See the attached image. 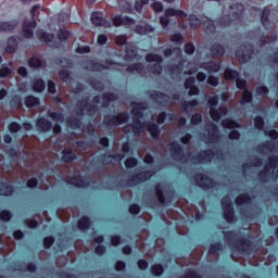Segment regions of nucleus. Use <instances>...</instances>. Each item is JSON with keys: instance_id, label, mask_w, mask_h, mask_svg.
Here are the masks:
<instances>
[{"instance_id": "3c124183", "label": "nucleus", "mask_w": 278, "mask_h": 278, "mask_svg": "<svg viewBox=\"0 0 278 278\" xmlns=\"http://www.w3.org/2000/svg\"><path fill=\"white\" fill-rule=\"evenodd\" d=\"M253 102V92L249 89L243 90L242 98H241V105H247V103Z\"/></svg>"}, {"instance_id": "69168bd1", "label": "nucleus", "mask_w": 278, "mask_h": 278, "mask_svg": "<svg viewBox=\"0 0 278 278\" xmlns=\"http://www.w3.org/2000/svg\"><path fill=\"white\" fill-rule=\"evenodd\" d=\"M233 207V202L229 195L222 198V210H229Z\"/></svg>"}, {"instance_id": "bf43d9fd", "label": "nucleus", "mask_w": 278, "mask_h": 278, "mask_svg": "<svg viewBox=\"0 0 278 278\" xmlns=\"http://www.w3.org/2000/svg\"><path fill=\"white\" fill-rule=\"evenodd\" d=\"M188 18H189V23L193 29H198V27H201V18H199V16L191 13Z\"/></svg>"}, {"instance_id": "2eb2a0df", "label": "nucleus", "mask_w": 278, "mask_h": 278, "mask_svg": "<svg viewBox=\"0 0 278 278\" xmlns=\"http://www.w3.org/2000/svg\"><path fill=\"white\" fill-rule=\"evenodd\" d=\"M65 181L66 184H68L70 186H74L75 188H88V186H90V182H88L86 176L81 175L70 176Z\"/></svg>"}, {"instance_id": "4be33fe9", "label": "nucleus", "mask_w": 278, "mask_h": 278, "mask_svg": "<svg viewBox=\"0 0 278 278\" xmlns=\"http://www.w3.org/2000/svg\"><path fill=\"white\" fill-rule=\"evenodd\" d=\"M75 160H77V154L73 149L65 148L62 150L61 162H63V164H71V162H75Z\"/></svg>"}, {"instance_id": "cd10ccee", "label": "nucleus", "mask_w": 278, "mask_h": 278, "mask_svg": "<svg viewBox=\"0 0 278 278\" xmlns=\"http://www.w3.org/2000/svg\"><path fill=\"white\" fill-rule=\"evenodd\" d=\"M101 99H102V105L104 108H110V103H112V101L118 100V94L114 92H104L101 94Z\"/></svg>"}, {"instance_id": "4468645a", "label": "nucleus", "mask_w": 278, "mask_h": 278, "mask_svg": "<svg viewBox=\"0 0 278 278\" xmlns=\"http://www.w3.org/2000/svg\"><path fill=\"white\" fill-rule=\"evenodd\" d=\"M169 147V155L173 160H175V162H184V157H186L184 147L177 141H172Z\"/></svg>"}, {"instance_id": "e2e57ef3", "label": "nucleus", "mask_w": 278, "mask_h": 278, "mask_svg": "<svg viewBox=\"0 0 278 278\" xmlns=\"http://www.w3.org/2000/svg\"><path fill=\"white\" fill-rule=\"evenodd\" d=\"M148 71H149V73H152V75H161L163 67H162V64L154 63V64L148 66Z\"/></svg>"}, {"instance_id": "412c9836", "label": "nucleus", "mask_w": 278, "mask_h": 278, "mask_svg": "<svg viewBox=\"0 0 278 278\" xmlns=\"http://www.w3.org/2000/svg\"><path fill=\"white\" fill-rule=\"evenodd\" d=\"M220 62L218 61H207L200 64L202 71H207L208 73H219L220 72Z\"/></svg>"}, {"instance_id": "f704fd0d", "label": "nucleus", "mask_w": 278, "mask_h": 278, "mask_svg": "<svg viewBox=\"0 0 278 278\" xmlns=\"http://www.w3.org/2000/svg\"><path fill=\"white\" fill-rule=\"evenodd\" d=\"M224 77L227 81H236L240 77V73L233 68L226 67L224 71Z\"/></svg>"}, {"instance_id": "7c9ffc66", "label": "nucleus", "mask_w": 278, "mask_h": 278, "mask_svg": "<svg viewBox=\"0 0 278 278\" xmlns=\"http://www.w3.org/2000/svg\"><path fill=\"white\" fill-rule=\"evenodd\" d=\"M261 23L264 29H270V9L265 8L261 14Z\"/></svg>"}, {"instance_id": "c756f323", "label": "nucleus", "mask_w": 278, "mask_h": 278, "mask_svg": "<svg viewBox=\"0 0 278 278\" xmlns=\"http://www.w3.org/2000/svg\"><path fill=\"white\" fill-rule=\"evenodd\" d=\"M150 97L154 100V101H164V103H168V101H170V96H168L165 92L162 91H157V90H152L150 92Z\"/></svg>"}, {"instance_id": "ddd939ff", "label": "nucleus", "mask_w": 278, "mask_h": 278, "mask_svg": "<svg viewBox=\"0 0 278 278\" xmlns=\"http://www.w3.org/2000/svg\"><path fill=\"white\" fill-rule=\"evenodd\" d=\"M214 155H216V152H214V150H203L200 153L193 155L191 157V162L193 164H204L205 162H212V160H214Z\"/></svg>"}, {"instance_id": "f03ea898", "label": "nucleus", "mask_w": 278, "mask_h": 278, "mask_svg": "<svg viewBox=\"0 0 278 278\" xmlns=\"http://www.w3.org/2000/svg\"><path fill=\"white\" fill-rule=\"evenodd\" d=\"M128 127H130L134 136H140L144 129L148 131L152 140H160V136H162V129L160 128V125L154 122H143L141 126L129 124Z\"/></svg>"}, {"instance_id": "e433bc0d", "label": "nucleus", "mask_w": 278, "mask_h": 278, "mask_svg": "<svg viewBox=\"0 0 278 278\" xmlns=\"http://www.w3.org/2000/svg\"><path fill=\"white\" fill-rule=\"evenodd\" d=\"M150 271L153 277H162L165 273V268L161 263H155L151 266Z\"/></svg>"}, {"instance_id": "c9c22d12", "label": "nucleus", "mask_w": 278, "mask_h": 278, "mask_svg": "<svg viewBox=\"0 0 278 278\" xmlns=\"http://www.w3.org/2000/svg\"><path fill=\"white\" fill-rule=\"evenodd\" d=\"M230 10H236L232 13L233 18H242V14H244V4L237 2L230 5Z\"/></svg>"}, {"instance_id": "a211bd4d", "label": "nucleus", "mask_w": 278, "mask_h": 278, "mask_svg": "<svg viewBox=\"0 0 278 278\" xmlns=\"http://www.w3.org/2000/svg\"><path fill=\"white\" fill-rule=\"evenodd\" d=\"M91 23L92 25H96V27H112V22L103 17V13L100 12H94L91 14Z\"/></svg>"}, {"instance_id": "72a5a7b5", "label": "nucleus", "mask_w": 278, "mask_h": 278, "mask_svg": "<svg viewBox=\"0 0 278 278\" xmlns=\"http://www.w3.org/2000/svg\"><path fill=\"white\" fill-rule=\"evenodd\" d=\"M156 192L157 201L161 205H166V195H164V186L161 182H157L154 187Z\"/></svg>"}, {"instance_id": "aec40b11", "label": "nucleus", "mask_w": 278, "mask_h": 278, "mask_svg": "<svg viewBox=\"0 0 278 278\" xmlns=\"http://www.w3.org/2000/svg\"><path fill=\"white\" fill-rule=\"evenodd\" d=\"M53 123H51V121L47 119L46 117H39L36 121V129L41 134H48V131H51Z\"/></svg>"}, {"instance_id": "0eeeda50", "label": "nucleus", "mask_w": 278, "mask_h": 278, "mask_svg": "<svg viewBox=\"0 0 278 278\" xmlns=\"http://www.w3.org/2000/svg\"><path fill=\"white\" fill-rule=\"evenodd\" d=\"M222 127H224V129H231V131L228 132V140H240L241 134L239 130H236L242 127L239 122L227 117L222 121Z\"/></svg>"}, {"instance_id": "dca6fc26", "label": "nucleus", "mask_w": 278, "mask_h": 278, "mask_svg": "<svg viewBox=\"0 0 278 278\" xmlns=\"http://www.w3.org/2000/svg\"><path fill=\"white\" fill-rule=\"evenodd\" d=\"M124 157H125V154L116 152L114 154H110V153L101 154L99 160L100 162H102V164H104V166H110V164H112L114 161L123 162Z\"/></svg>"}, {"instance_id": "f3484780", "label": "nucleus", "mask_w": 278, "mask_h": 278, "mask_svg": "<svg viewBox=\"0 0 278 278\" xmlns=\"http://www.w3.org/2000/svg\"><path fill=\"white\" fill-rule=\"evenodd\" d=\"M113 25L114 27H131L132 25H136V20L129 16H123V15H115L113 18Z\"/></svg>"}, {"instance_id": "20e7f679", "label": "nucleus", "mask_w": 278, "mask_h": 278, "mask_svg": "<svg viewBox=\"0 0 278 278\" xmlns=\"http://www.w3.org/2000/svg\"><path fill=\"white\" fill-rule=\"evenodd\" d=\"M129 118L130 117L127 112H119L117 114H106L103 117V125H105L108 129H112L113 127H121V125L129 123Z\"/></svg>"}, {"instance_id": "49530a36", "label": "nucleus", "mask_w": 278, "mask_h": 278, "mask_svg": "<svg viewBox=\"0 0 278 278\" xmlns=\"http://www.w3.org/2000/svg\"><path fill=\"white\" fill-rule=\"evenodd\" d=\"M203 25L208 34L216 33V22L214 20L206 17V20L203 22Z\"/></svg>"}, {"instance_id": "ea45409f", "label": "nucleus", "mask_w": 278, "mask_h": 278, "mask_svg": "<svg viewBox=\"0 0 278 278\" xmlns=\"http://www.w3.org/2000/svg\"><path fill=\"white\" fill-rule=\"evenodd\" d=\"M40 103V98L35 97V96H26L24 98V104L28 108H36Z\"/></svg>"}, {"instance_id": "6e6d98bb", "label": "nucleus", "mask_w": 278, "mask_h": 278, "mask_svg": "<svg viewBox=\"0 0 278 278\" xmlns=\"http://www.w3.org/2000/svg\"><path fill=\"white\" fill-rule=\"evenodd\" d=\"M173 53H176V55L178 58H181V48L179 47H175V48H166L163 51L164 58H170V55H173Z\"/></svg>"}, {"instance_id": "393cba45", "label": "nucleus", "mask_w": 278, "mask_h": 278, "mask_svg": "<svg viewBox=\"0 0 278 278\" xmlns=\"http://www.w3.org/2000/svg\"><path fill=\"white\" fill-rule=\"evenodd\" d=\"M223 114H227V106H220L219 109L212 106L210 109L211 118L215 123H218V121H220V118H223Z\"/></svg>"}, {"instance_id": "9d476101", "label": "nucleus", "mask_w": 278, "mask_h": 278, "mask_svg": "<svg viewBox=\"0 0 278 278\" xmlns=\"http://www.w3.org/2000/svg\"><path fill=\"white\" fill-rule=\"evenodd\" d=\"M253 53H255V48L251 43H248L241 46L235 55L240 64H247L253 58Z\"/></svg>"}, {"instance_id": "603ef678", "label": "nucleus", "mask_w": 278, "mask_h": 278, "mask_svg": "<svg viewBox=\"0 0 278 278\" xmlns=\"http://www.w3.org/2000/svg\"><path fill=\"white\" fill-rule=\"evenodd\" d=\"M47 116L58 123H64V113H62V112L48 111Z\"/></svg>"}, {"instance_id": "f257e3e1", "label": "nucleus", "mask_w": 278, "mask_h": 278, "mask_svg": "<svg viewBox=\"0 0 278 278\" xmlns=\"http://www.w3.org/2000/svg\"><path fill=\"white\" fill-rule=\"evenodd\" d=\"M268 163L264 165L263 169L258 173V179L263 184H268L270 179L277 181L278 179V155L271 154L268 156Z\"/></svg>"}, {"instance_id": "6e6552de", "label": "nucleus", "mask_w": 278, "mask_h": 278, "mask_svg": "<svg viewBox=\"0 0 278 278\" xmlns=\"http://www.w3.org/2000/svg\"><path fill=\"white\" fill-rule=\"evenodd\" d=\"M153 175H155V172L151 170V169L140 172L138 174L130 176L126 180V185L129 188H134V186H138L140 184H144L146 181H149V179H151V177H153Z\"/></svg>"}, {"instance_id": "864d4df0", "label": "nucleus", "mask_w": 278, "mask_h": 278, "mask_svg": "<svg viewBox=\"0 0 278 278\" xmlns=\"http://www.w3.org/2000/svg\"><path fill=\"white\" fill-rule=\"evenodd\" d=\"M261 45H273V42H277V35H263L258 39Z\"/></svg>"}, {"instance_id": "5fc2aeb1", "label": "nucleus", "mask_w": 278, "mask_h": 278, "mask_svg": "<svg viewBox=\"0 0 278 278\" xmlns=\"http://www.w3.org/2000/svg\"><path fill=\"white\" fill-rule=\"evenodd\" d=\"M225 249V247L223 245V243L220 241H216L215 243H211L208 247V253L211 255H216V253H218V251H223Z\"/></svg>"}, {"instance_id": "de8ad7c7", "label": "nucleus", "mask_w": 278, "mask_h": 278, "mask_svg": "<svg viewBox=\"0 0 278 278\" xmlns=\"http://www.w3.org/2000/svg\"><path fill=\"white\" fill-rule=\"evenodd\" d=\"M67 125L71 129H81V119L79 117L72 116L67 118Z\"/></svg>"}, {"instance_id": "5701e85b", "label": "nucleus", "mask_w": 278, "mask_h": 278, "mask_svg": "<svg viewBox=\"0 0 278 278\" xmlns=\"http://www.w3.org/2000/svg\"><path fill=\"white\" fill-rule=\"evenodd\" d=\"M85 68L87 71H94L96 73H99L101 71H108V66L103 63H99L93 60H87L85 61Z\"/></svg>"}, {"instance_id": "423d86ee", "label": "nucleus", "mask_w": 278, "mask_h": 278, "mask_svg": "<svg viewBox=\"0 0 278 278\" xmlns=\"http://www.w3.org/2000/svg\"><path fill=\"white\" fill-rule=\"evenodd\" d=\"M38 10H40V4H35L30 9L31 21L24 22L23 24V34L27 40L34 38V28L38 25V22H36V12H38Z\"/></svg>"}, {"instance_id": "a18cd8bd", "label": "nucleus", "mask_w": 278, "mask_h": 278, "mask_svg": "<svg viewBox=\"0 0 278 278\" xmlns=\"http://www.w3.org/2000/svg\"><path fill=\"white\" fill-rule=\"evenodd\" d=\"M167 117L169 118V121H173V118H175V114L166 113L165 111L159 113V115L156 116L157 125H164V123H166Z\"/></svg>"}, {"instance_id": "c85d7f7f", "label": "nucleus", "mask_w": 278, "mask_h": 278, "mask_svg": "<svg viewBox=\"0 0 278 278\" xmlns=\"http://www.w3.org/2000/svg\"><path fill=\"white\" fill-rule=\"evenodd\" d=\"M16 49H18V40L15 36L9 37L4 49L5 53H16Z\"/></svg>"}, {"instance_id": "1a4fd4ad", "label": "nucleus", "mask_w": 278, "mask_h": 278, "mask_svg": "<svg viewBox=\"0 0 278 278\" xmlns=\"http://www.w3.org/2000/svg\"><path fill=\"white\" fill-rule=\"evenodd\" d=\"M170 16H175L176 18H188V13L180 9L167 8L165 10V16L160 17V23L162 27L166 28L170 25Z\"/></svg>"}, {"instance_id": "58836bf2", "label": "nucleus", "mask_w": 278, "mask_h": 278, "mask_svg": "<svg viewBox=\"0 0 278 278\" xmlns=\"http://www.w3.org/2000/svg\"><path fill=\"white\" fill-rule=\"evenodd\" d=\"M131 114H132V118H144V113L142 111L139 110H144V108H142V104L138 103V102H131ZM136 108H139V110H136Z\"/></svg>"}, {"instance_id": "774afa93", "label": "nucleus", "mask_w": 278, "mask_h": 278, "mask_svg": "<svg viewBox=\"0 0 278 278\" xmlns=\"http://www.w3.org/2000/svg\"><path fill=\"white\" fill-rule=\"evenodd\" d=\"M181 278H203V276L194 269H189Z\"/></svg>"}, {"instance_id": "37998d69", "label": "nucleus", "mask_w": 278, "mask_h": 278, "mask_svg": "<svg viewBox=\"0 0 278 278\" xmlns=\"http://www.w3.org/2000/svg\"><path fill=\"white\" fill-rule=\"evenodd\" d=\"M146 70L144 64L142 63H132L127 68V73H138L141 75V73Z\"/></svg>"}, {"instance_id": "2f4dec72", "label": "nucleus", "mask_w": 278, "mask_h": 278, "mask_svg": "<svg viewBox=\"0 0 278 278\" xmlns=\"http://www.w3.org/2000/svg\"><path fill=\"white\" fill-rule=\"evenodd\" d=\"M223 216L226 223H229L231 225V223H236V220H238V218L236 217V208H223Z\"/></svg>"}, {"instance_id": "09e8293b", "label": "nucleus", "mask_w": 278, "mask_h": 278, "mask_svg": "<svg viewBox=\"0 0 278 278\" xmlns=\"http://www.w3.org/2000/svg\"><path fill=\"white\" fill-rule=\"evenodd\" d=\"M80 105H84L81 112L86 110L89 114H94L99 110V106H97V104L88 103V98L86 99V102L81 101Z\"/></svg>"}, {"instance_id": "b1692460", "label": "nucleus", "mask_w": 278, "mask_h": 278, "mask_svg": "<svg viewBox=\"0 0 278 278\" xmlns=\"http://www.w3.org/2000/svg\"><path fill=\"white\" fill-rule=\"evenodd\" d=\"M0 187V197H12L16 192V188L8 181H1Z\"/></svg>"}, {"instance_id": "a19ab883", "label": "nucleus", "mask_w": 278, "mask_h": 278, "mask_svg": "<svg viewBox=\"0 0 278 278\" xmlns=\"http://www.w3.org/2000/svg\"><path fill=\"white\" fill-rule=\"evenodd\" d=\"M37 38L40 40V42L49 43L51 40H53V34H49L45 30H37Z\"/></svg>"}, {"instance_id": "9b49d317", "label": "nucleus", "mask_w": 278, "mask_h": 278, "mask_svg": "<svg viewBox=\"0 0 278 278\" xmlns=\"http://www.w3.org/2000/svg\"><path fill=\"white\" fill-rule=\"evenodd\" d=\"M192 179L195 182V186L202 190H212V188H216V181L205 174H195Z\"/></svg>"}, {"instance_id": "4d7b16f0", "label": "nucleus", "mask_w": 278, "mask_h": 278, "mask_svg": "<svg viewBox=\"0 0 278 278\" xmlns=\"http://www.w3.org/2000/svg\"><path fill=\"white\" fill-rule=\"evenodd\" d=\"M28 66L30 68H40L42 67V60L38 56H30L28 59Z\"/></svg>"}, {"instance_id": "f8f14e48", "label": "nucleus", "mask_w": 278, "mask_h": 278, "mask_svg": "<svg viewBox=\"0 0 278 278\" xmlns=\"http://www.w3.org/2000/svg\"><path fill=\"white\" fill-rule=\"evenodd\" d=\"M205 131H207V135L204 134L203 136L205 138L206 144H214L220 139L218 126L215 123L206 124Z\"/></svg>"}, {"instance_id": "39448f33", "label": "nucleus", "mask_w": 278, "mask_h": 278, "mask_svg": "<svg viewBox=\"0 0 278 278\" xmlns=\"http://www.w3.org/2000/svg\"><path fill=\"white\" fill-rule=\"evenodd\" d=\"M265 135L268 136L270 140H267L258 144L256 147V151L258 153H264V151H270V153H273V151H275V149H277L278 147V141H274V140H278V131L277 129H270L267 132H265Z\"/></svg>"}, {"instance_id": "0e129e2a", "label": "nucleus", "mask_w": 278, "mask_h": 278, "mask_svg": "<svg viewBox=\"0 0 278 278\" xmlns=\"http://www.w3.org/2000/svg\"><path fill=\"white\" fill-rule=\"evenodd\" d=\"M10 105L11 108H23V98L18 94L13 96Z\"/></svg>"}, {"instance_id": "6ab92c4d", "label": "nucleus", "mask_w": 278, "mask_h": 278, "mask_svg": "<svg viewBox=\"0 0 278 278\" xmlns=\"http://www.w3.org/2000/svg\"><path fill=\"white\" fill-rule=\"evenodd\" d=\"M141 23H143V25L138 24L132 29V31L135 34H138V36H149V34H153V31H155V28L153 27V25L147 23L146 21H141Z\"/></svg>"}, {"instance_id": "052dcab7", "label": "nucleus", "mask_w": 278, "mask_h": 278, "mask_svg": "<svg viewBox=\"0 0 278 278\" xmlns=\"http://www.w3.org/2000/svg\"><path fill=\"white\" fill-rule=\"evenodd\" d=\"M146 61L147 62H157V64H162V62H164V58H162V55H160V54L148 53L146 55Z\"/></svg>"}, {"instance_id": "338daca9", "label": "nucleus", "mask_w": 278, "mask_h": 278, "mask_svg": "<svg viewBox=\"0 0 278 278\" xmlns=\"http://www.w3.org/2000/svg\"><path fill=\"white\" fill-rule=\"evenodd\" d=\"M266 123L264 122V117H262V115H257L254 118V127L255 129H258L260 131H262V129H264Z\"/></svg>"}, {"instance_id": "bb28decb", "label": "nucleus", "mask_w": 278, "mask_h": 278, "mask_svg": "<svg viewBox=\"0 0 278 278\" xmlns=\"http://www.w3.org/2000/svg\"><path fill=\"white\" fill-rule=\"evenodd\" d=\"M90 227H92V220L90 219V217L84 215L78 219L77 228L79 229V231H88Z\"/></svg>"}, {"instance_id": "8fccbe9b", "label": "nucleus", "mask_w": 278, "mask_h": 278, "mask_svg": "<svg viewBox=\"0 0 278 278\" xmlns=\"http://www.w3.org/2000/svg\"><path fill=\"white\" fill-rule=\"evenodd\" d=\"M224 240L227 244H231L236 238H238V231L236 230H228L223 232Z\"/></svg>"}, {"instance_id": "13d9d810", "label": "nucleus", "mask_w": 278, "mask_h": 278, "mask_svg": "<svg viewBox=\"0 0 278 278\" xmlns=\"http://www.w3.org/2000/svg\"><path fill=\"white\" fill-rule=\"evenodd\" d=\"M89 85L93 90H98V92H103V90H105V85L101 80L91 79L89 80Z\"/></svg>"}, {"instance_id": "473e14b6", "label": "nucleus", "mask_w": 278, "mask_h": 278, "mask_svg": "<svg viewBox=\"0 0 278 278\" xmlns=\"http://www.w3.org/2000/svg\"><path fill=\"white\" fill-rule=\"evenodd\" d=\"M136 58H138V50L134 46H126L124 60L134 62Z\"/></svg>"}, {"instance_id": "c03bdc74", "label": "nucleus", "mask_w": 278, "mask_h": 278, "mask_svg": "<svg viewBox=\"0 0 278 278\" xmlns=\"http://www.w3.org/2000/svg\"><path fill=\"white\" fill-rule=\"evenodd\" d=\"M18 23L12 22H0V31H14Z\"/></svg>"}, {"instance_id": "7ed1b4c3", "label": "nucleus", "mask_w": 278, "mask_h": 278, "mask_svg": "<svg viewBox=\"0 0 278 278\" xmlns=\"http://www.w3.org/2000/svg\"><path fill=\"white\" fill-rule=\"evenodd\" d=\"M231 249L233 253H239V255H253V253L260 251V245L249 237H243L239 238Z\"/></svg>"}, {"instance_id": "4c0bfd02", "label": "nucleus", "mask_w": 278, "mask_h": 278, "mask_svg": "<svg viewBox=\"0 0 278 278\" xmlns=\"http://www.w3.org/2000/svg\"><path fill=\"white\" fill-rule=\"evenodd\" d=\"M31 88L34 92H45V89L47 88V83H45V79L37 78L33 85Z\"/></svg>"}, {"instance_id": "a878e982", "label": "nucleus", "mask_w": 278, "mask_h": 278, "mask_svg": "<svg viewBox=\"0 0 278 278\" xmlns=\"http://www.w3.org/2000/svg\"><path fill=\"white\" fill-rule=\"evenodd\" d=\"M208 51L213 58H223L225 55V47L218 42L212 43Z\"/></svg>"}, {"instance_id": "680f3d73", "label": "nucleus", "mask_w": 278, "mask_h": 278, "mask_svg": "<svg viewBox=\"0 0 278 278\" xmlns=\"http://www.w3.org/2000/svg\"><path fill=\"white\" fill-rule=\"evenodd\" d=\"M14 73V70L8 67L7 64H2L0 67V78L5 79V77H10Z\"/></svg>"}, {"instance_id": "79ce46f5", "label": "nucleus", "mask_w": 278, "mask_h": 278, "mask_svg": "<svg viewBox=\"0 0 278 278\" xmlns=\"http://www.w3.org/2000/svg\"><path fill=\"white\" fill-rule=\"evenodd\" d=\"M253 198L249 193H241L235 199L236 205H244V203H251Z\"/></svg>"}]
</instances>
